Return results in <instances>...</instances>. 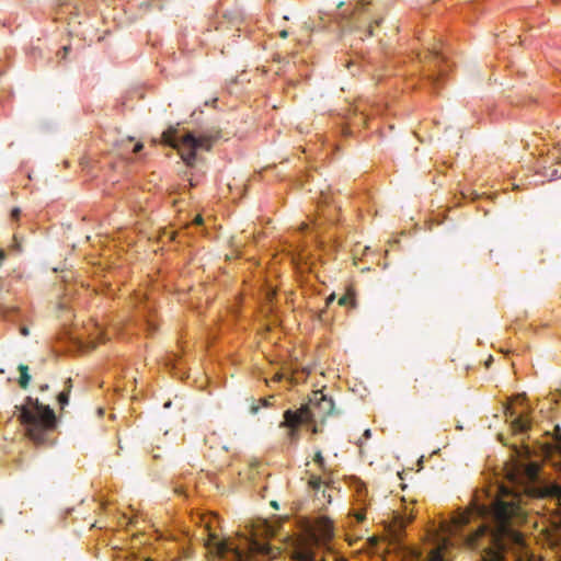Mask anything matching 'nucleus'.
<instances>
[{
  "label": "nucleus",
  "mask_w": 561,
  "mask_h": 561,
  "mask_svg": "<svg viewBox=\"0 0 561 561\" xmlns=\"http://www.w3.org/2000/svg\"><path fill=\"white\" fill-rule=\"evenodd\" d=\"M19 370L21 374L19 383H20L21 388L25 389L31 380V376L28 374V367L26 365H20Z\"/></svg>",
  "instance_id": "nucleus-10"
},
{
  "label": "nucleus",
  "mask_w": 561,
  "mask_h": 561,
  "mask_svg": "<svg viewBox=\"0 0 561 561\" xmlns=\"http://www.w3.org/2000/svg\"><path fill=\"white\" fill-rule=\"evenodd\" d=\"M47 389H48V386H47V385H44V386H42V387H41V390H43V391H44V390H47Z\"/></svg>",
  "instance_id": "nucleus-36"
},
{
  "label": "nucleus",
  "mask_w": 561,
  "mask_h": 561,
  "mask_svg": "<svg viewBox=\"0 0 561 561\" xmlns=\"http://www.w3.org/2000/svg\"><path fill=\"white\" fill-rule=\"evenodd\" d=\"M307 228H308L307 225H302V227H301V229H304V230L307 229Z\"/></svg>",
  "instance_id": "nucleus-40"
},
{
  "label": "nucleus",
  "mask_w": 561,
  "mask_h": 561,
  "mask_svg": "<svg viewBox=\"0 0 561 561\" xmlns=\"http://www.w3.org/2000/svg\"><path fill=\"white\" fill-rule=\"evenodd\" d=\"M144 324L147 327V329L149 331H154V327H153L152 322L149 319H145Z\"/></svg>",
  "instance_id": "nucleus-18"
},
{
  "label": "nucleus",
  "mask_w": 561,
  "mask_h": 561,
  "mask_svg": "<svg viewBox=\"0 0 561 561\" xmlns=\"http://www.w3.org/2000/svg\"><path fill=\"white\" fill-rule=\"evenodd\" d=\"M19 216H20V209H19V208H14V209H12V211H11V217H12L13 219H18V218H19Z\"/></svg>",
  "instance_id": "nucleus-19"
},
{
  "label": "nucleus",
  "mask_w": 561,
  "mask_h": 561,
  "mask_svg": "<svg viewBox=\"0 0 561 561\" xmlns=\"http://www.w3.org/2000/svg\"><path fill=\"white\" fill-rule=\"evenodd\" d=\"M313 461L318 465L321 471L327 472V466L321 451H317Z\"/></svg>",
  "instance_id": "nucleus-12"
},
{
  "label": "nucleus",
  "mask_w": 561,
  "mask_h": 561,
  "mask_svg": "<svg viewBox=\"0 0 561 561\" xmlns=\"http://www.w3.org/2000/svg\"><path fill=\"white\" fill-rule=\"evenodd\" d=\"M19 419L25 427L27 437L34 444L44 445L49 442L48 435L56 427L55 412L49 405L28 397L20 409Z\"/></svg>",
  "instance_id": "nucleus-3"
},
{
  "label": "nucleus",
  "mask_w": 561,
  "mask_h": 561,
  "mask_svg": "<svg viewBox=\"0 0 561 561\" xmlns=\"http://www.w3.org/2000/svg\"><path fill=\"white\" fill-rule=\"evenodd\" d=\"M334 409V402L331 398H328L321 390L312 392L309 402L302 405L297 411L287 410L286 419L287 423H309L323 420L325 416L332 414Z\"/></svg>",
  "instance_id": "nucleus-5"
},
{
  "label": "nucleus",
  "mask_w": 561,
  "mask_h": 561,
  "mask_svg": "<svg viewBox=\"0 0 561 561\" xmlns=\"http://www.w3.org/2000/svg\"><path fill=\"white\" fill-rule=\"evenodd\" d=\"M527 428H528V440L530 439V434L529 432L531 431V426H530V408L528 407V425H527Z\"/></svg>",
  "instance_id": "nucleus-20"
},
{
  "label": "nucleus",
  "mask_w": 561,
  "mask_h": 561,
  "mask_svg": "<svg viewBox=\"0 0 561 561\" xmlns=\"http://www.w3.org/2000/svg\"><path fill=\"white\" fill-rule=\"evenodd\" d=\"M525 400L526 394L523 392L511 398L504 405L506 421H510V427L515 438V442L512 443V448L518 457H522L526 453V421L524 420Z\"/></svg>",
  "instance_id": "nucleus-6"
},
{
  "label": "nucleus",
  "mask_w": 561,
  "mask_h": 561,
  "mask_svg": "<svg viewBox=\"0 0 561 561\" xmlns=\"http://www.w3.org/2000/svg\"><path fill=\"white\" fill-rule=\"evenodd\" d=\"M379 20H376L374 23H369L366 30V36H373L375 25H379Z\"/></svg>",
  "instance_id": "nucleus-14"
},
{
  "label": "nucleus",
  "mask_w": 561,
  "mask_h": 561,
  "mask_svg": "<svg viewBox=\"0 0 561 561\" xmlns=\"http://www.w3.org/2000/svg\"><path fill=\"white\" fill-rule=\"evenodd\" d=\"M490 362H491V359H490V360H488V362L485 363V366H489V365H490Z\"/></svg>",
  "instance_id": "nucleus-41"
},
{
  "label": "nucleus",
  "mask_w": 561,
  "mask_h": 561,
  "mask_svg": "<svg viewBox=\"0 0 561 561\" xmlns=\"http://www.w3.org/2000/svg\"><path fill=\"white\" fill-rule=\"evenodd\" d=\"M348 298L346 296H343L339 299V305L344 306L347 304Z\"/></svg>",
  "instance_id": "nucleus-23"
},
{
  "label": "nucleus",
  "mask_w": 561,
  "mask_h": 561,
  "mask_svg": "<svg viewBox=\"0 0 561 561\" xmlns=\"http://www.w3.org/2000/svg\"><path fill=\"white\" fill-rule=\"evenodd\" d=\"M414 516L412 515V513L410 514H404V516L401 517V524L404 525L407 523H411L413 520Z\"/></svg>",
  "instance_id": "nucleus-15"
},
{
  "label": "nucleus",
  "mask_w": 561,
  "mask_h": 561,
  "mask_svg": "<svg viewBox=\"0 0 561 561\" xmlns=\"http://www.w3.org/2000/svg\"><path fill=\"white\" fill-rule=\"evenodd\" d=\"M541 139H542L541 137H538V136L536 135V133H534V134L531 135V139H529V138H528V142H527L528 149L530 148V146L536 147V149H537V151H538V156H539V157H542V156H543V153H545L543 148H542V149H540V148H539V141H540Z\"/></svg>",
  "instance_id": "nucleus-11"
},
{
  "label": "nucleus",
  "mask_w": 561,
  "mask_h": 561,
  "mask_svg": "<svg viewBox=\"0 0 561 561\" xmlns=\"http://www.w3.org/2000/svg\"><path fill=\"white\" fill-rule=\"evenodd\" d=\"M209 546L219 557L229 561H261V558L273 559L277 552L266 542L260 541L254 536H240L236 539L219 538L209 530Z\"/></svg>",
  "instance_id": "nucleus-2"
},
{
  "label": "nucleus",
  "mask_w": 561,
  "mask_h": 561,
  "mask_svg": "<svg viewBox=\"0 0 561 561\" xmlns=\"http://www.w3.org/2000/svg\"><path fill=\"white\" fill-rule=\"evenodd\" d=\"M71 379L68 378L67 381H66V388L65 390H62L58 397H57V400H58V403L60 404L61 409H64L65 405L68 404L69 402V393H70V389H71Z\"/></svg>",
  "instance_id": "nucleus-9"
},
{
  "label": "nucleus",
  "mask_w": 561,
  "mask_h": 561,
  "mask_svg": "<svg viewBox=\"0 0 561 561\" xmlns=\"http://www.w3.org/2000/svg\"><path fill=\"white\" fill-rule=\"evenodd\" d=\"M261 403H262V405H264V407H268V405L271 404L270 399H267V398H265V399H261Z\"/></svg>",
  "instance_id": "nucleus-28"
},
{
  "label": "nucleus",
  "mask_w": 561,
  "mask_h": 561,
  "mask_svg": "<svg viewBox=\"0 0 561 561\" xmlns=\"http://www.w3.org/2000/svg\"><path fill=\"white\" fill-rule=\"evenodd\" d=\"M370 436H371V432H370V430H368V428H367V430H365V431H364V434H363V437H364L365 439H369V438H370Z\"/></svg>",
  "instance_id": "nucleus-25"
},
{
  "label": "nucleus",
  "mask_w": 561,
  "mask_h": 561,
  "mask_svg": "<svg viewBox=\"0 0 561 561\" xmlns=\"http://www.w3.org/2000/svg\"><path fill=\"white\" fill-rule=\"evenodd\" d=\"M556 173H557V171H556V170H552L549 174H548V173H545V174H543V176H545V178H548V176H549V178H552V176H554V175H556Z\"/></svg>",
  "instance_id": "nucleus-29"
},
{
  "label": "nucleus",
  "mask_w": 561,
  "mask_h": 561,
  "mask_svg": "<svg viewBox=\"0 0 561 561\" xmlns=\"http://www.w3.org/2000/svg\"><path fill=\"white\" fill-rule=\"evenodd\" d=\"M141 149H142V144H141V142H138V144H136V145H135V147H134V150H133V151H134L135 153H138Z\"/></svg>",
  "instance_id": "nucleus-22"
},
{
  "label": "nucleus",
  "mask_w": 561,
  "mask_h": 561,
  "mask_svg": "<svg viewBox=\"0 0 561 561\" xmlns=\"http://www.w3.org/2000/svg\"><path fill=\"white\" fill-rule=\"evenodd\" d=\"M309 485L310 488H312L313 490H319L322 485V480L320 477L318 476H311L310 477V480H309Z\"/></svg>",
  "instance_id": "nucleus-13"
},
{
  "label": "nucleus",
  "mask_w": 561,
  "mask_h": 561,
  "mask_svg": "<svg viewBox=\"0 0 561 561\" xmlns=\"http://www.w3.org/2000/svg\"><path fill=\"white\" fill-rule=\"evenodd\" d=\"M548 160H549V159H546V160H543L542 162H541V161H538L539 167H543V164H545V163H547V162H548Z\"/></svg>",
  "instance_id": "nucleus-33"
},
{
  "label": "nucleus",
  "mask_w": 561,
  "mask_h": 561,
  "mask_svg": "<svg viewBox=\"0 0 561 561\" xmlns=\"http://www.w3.org/2000/svg\"><path fill=\"white\" fill-rule=\"evenodd\" d=\"M364 494H366V489L364 485H360L358 489H357V496H358V500H362V497L364 496Z\"/></svg>",
  "instance_id": "nucleus-17"
},
{
  "label": "nucleus",
  "mask_w": 561,
  "mask_h": 561,
  "mask_svg": "<svg viewBox=\"0 0 561 561\" xmlns=\"http://www.w3.org/2000/svg\"><path fill=\"white\" fill-rule=\"evenodd\" d=\"M334 299V296H330L329 299H328V302L332 301Z\"/></svg>",
  "instance_id": "nucleus-38"
},
{
  "label": "nucleus",
  "mask_w": 561,
  "mask_h": 561,
  "mask_svg": "<svg viewBox=\"0 0 561 561\" xmlns=\"http://www.w3.org/2000/svg\"><path fill=\"white\" fill-rule=\"evenodd\" d=\"M283 378H285V375H284V374H279V373H277V374L274 376V381H280Z\"/></svg>",
  "instance_id": "nucleus-24"
},
{
  "label": "nucleus",
  "mask_w": 561,
  "mask_h": 561,
  "mask_svg": "<svg viewBox=\"0 0 561 561\" xmlns=\"http://www.w3.org/2000/svg\"><path fill=\"white\" fill-rule=\"evenodd\" d=\"M280 37L283 38H286L288 36V32L286 30H283L280 33H279Z\"/></svg>",
  "instance_id": "nucleus-30"
},
{
  "label": "nucleus",
  "mask_w": 561,
  "mask_h": 561,
  "mask_svg": "<svg viewBox=\"0 0 561 561\" xmlns=\"http://www.w3.org/2000/svg\"><path fill=\"white\" fill-rule=\"evenodd\" d=\"M257 411H259V407L253 405V407L251 408V412H252V413H257Z\"/></svg>",
  "instance_id": "nucleus-31"
},
{
  "label": "nucleus",
  "mask_w": 561,
  "mask_h": 561,
  "mask_svg": "<svg viewBox=\"0 0 561 561\" xmlns=\"http://www.w3.org/2000/svg\"><path fill=\"white\" fill-rule=\"evenodd\" d=\"M202 222H203L202 216H196L195 219H194V224L202 225Z\"/></svg>",
  "instance_id": "nucleus-26"
},
{
  "label": "nucleus",
  "mask_w": 561,
  "mask_h": 561,
  "mask_svg": "<svg viewBox=\"0 0 561 561\" xmlns=\"http://www.w3.org/2000/svg\"><path fill=\"white\" fill-rule=\"evenodd\" d=\"M534 558H535V556L528 551L527 560L533 561Z\"/></svg>",
  "instance_id": "nucleus-32"
},
{
  "label": "nucleus",
  "mask_w": 561,
  "mask_h": 561,
  "mask_svg": "<svg viewBox=\"0 0 561 561\" xmlns=\"http://www.w3.org/2000/svg\"><path fill=\"white\" fill-rule=\"evenodd\" d=\"M301 423L289 424L287 423L286 412L284 413V421L280 423V427H288V437L291 442L298 439V426Z\"/></svg>",
  "instance_id": "nucleus-8"
},
{
  "label": "nucleus",
  "mask_w": 561,
  "mask_h": 561,
  "mask_svg": "<svg viewBox=\"0 0 561 561\" xmlns=\"http://www.w3.org/2000/svg\"><path fill=\"white\" fill-rule=\"evenodd\" d=\"M64 57L66 56V54L68 53V47H64Z\"/></svg>",
  "instance_id": "nucleus-37"
},
{
  "label": "nucleus",
  "mask_w": 561,
  "mask_h": 561,
  "mask_svg": "<svg viewBox=\"0 0 561 561\" xmlns=\"http://www.w3.org/2000/svg\"><path fill=\"white\" fill-rule=\"evenodd\" d=\"M4 256H5V255H4V252L0 251V262H1L2 260H4Z\"/></svg>",
  "instance_id": "nucleus-34"
},
{
  "label": "nucleus",
  "mask_w": 561,
  "mask_h": 561,
  "mask_svg": "<svg viewBox=\"0 0 561 561\" xmlns=\"http://www.w3.org/2000/svg\"><path fill=\"white\" fill-rule=\"evenodd\" d=\"M355 518L357 522H363L365 519V511L364 510H358L357 512H355Z\"/></svg>",
  "instance_id": "nucleus-16"
},
{
  "label": "nucleus",
  "mask_w": 561,
  "mask_h": 561,
  "mask_svg": "<svg viewBox=\"0 0 561 561\" xmlns=\"http://www.w3.org/2000/svg\"><path fill=\"white\" fill-rule=\"evenodd\" d=\"M420 62L431 83L436 87L440 77L446 73L447 61L443 54L436 49H428L423 55H419Z\"/></svg>",
  "instance_id": "nucleus-7"
},
{
  "label": "nucleus",
  "mask_w": 561,
  "mask_h": 561,
  "mask_svg": "<svg viewBox=\"0 0 561 561\" xmlns=\"http://www.w3.org/2000/svg\"><path fill=\"white\" fill-rule=\"evenodd\" d=\"M170 405H171V402H167V403L164 404V407H165V408H169Z\"/></svg>",
  "instance_id": "nucleus-39"
},
{
  "label": "nucleus",
  "mask_w": 561,
  "mask_h": 561,
  "mask_svg": "<svg viewBox=\"0 0 561 561\" xmlns=\"http://www.w3.org/2000/svg\"><path fill=\"white\" fill-rule=\"evenodd\" d=\"M21 334L27 336L30 334L28 329L25 327L21 328Z\"/></svg>",
  "instance_id": "nucleus-27"
},
{
  "label": "nucleus",
  "mask_w": 561,
  "mask_h": 561,
  "mask_svg": "<svg viewBox=\"0 0 561 561\" xmlns=\"http://www.w3.org/2000/svg\"><path fill=\"white\" fill-rule=\"evenodd\" d=\"M322 198H323L322 199L323 203H328V197L323 193H322Z\"/></svg>",
  "instance_id": "nucleus-35"
},
{
  "label": "nucleus",
  "mask_w": 561,
  "mask_h": 561,
  "mask_svg": "<svg viewBox=\"0 0 561 561\" xmlns=\"http://www.w3.org/2000/svg\"><path fill=\"white\" fill-rule=\"evenodd\" d=\"M218 138V131H206L196 136L193 133L181 135L176 129L170 128L162 134L163 142L175 148L187 165L194 163L197 151L210 150Z\"/></svg>",
  "instance_id": "nucleus-4"
},
{
  "label": "nucleus",
  "mask_w": 561,
  "mask_h": 561,
  "mask_svg": "<svg viewBox=\"0 0 561 561\" xmlns=\"http://www.w3.org/2000/svg\"><path fill=\"white\" fill-rule=\"evenodd\" d=\"M225 18L229 19V21H230L232 24H237V23H238V20H239V18H237V16H233V18H232V16H230V14H229V15H228V14H225Z\"/></svg>",
  "instance_id": "nucleus-21"
},
{
  "label": "nucleus",
  "mask_w": 561,
  "mask_h": 561,
  "mask_svg": "<svg viewBox=\"0 0 561 561\" xmlns=\"http://www.w3.org/2000/svg\"><path fill=\"white\" fill-rule=\"evenodd\" d=\"M525 494L526 484L513 473L506 484L477 491L470 511L440 524L430 561H450L448 550L454 540L479 551L483 561H505L506 552L524 561L526 538L520 527L526 520Z\"/></svg>",
  "instance_id": "nucleus-1"
}]
</instances>
